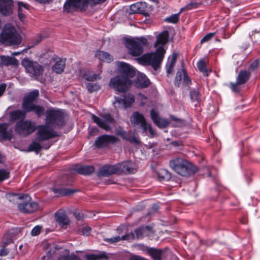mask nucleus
Here are the masks:
<instances>
[{
  "label": "nucleus",
  "instance_id": "obj_54",
  "mask_svg": "<svg viewBox=\"0 0 260 260\" xmlns=\"http://www.w3.org/2000/svg\"><path fill=\"white\" fill-rule=\"evenodd\" d=\"M240 85V84H238L237 81H236V82L234 83H231V88L235 92H239L240 90V88L239 86V85Z\"/></svg>",
  "mask_w": 260,
  "mask_h": 260
},
{
  "label": "nucleus",
  "instance_id": "obj_20",
  "mask_svg": "<svg viewBox=\"0 0 260 260\" xmlns=\"http://www.w3.org/2000/svg\"><path fill=\"white\" fill-rule=\"evenodd\" d=\"M116 173H118L117 164L115 165H105L100 169L99 175L108 176Z\"/></svg>",
  "mask_w": 260,
  "mask_h": 260
},
{
  "label": "nucleus",
  "instance_id": "obj_45",
  "mask_svg": "<svg viewBox=\"0 0 260 260\" xmlns=\"http://www.w3.org/2000/svg\"><path fill=\"white\" fill-rule=\"evenodd\" d=\"M157 126L160 128H165L168 126V121L164 118L159 117L154 123Z\"/></svg>",
  "mask_w": 260,
  "mask_h": 260
},
{
  "label": "nucleus",
  "instance_id": "obj_21",
  "mask_svg": "<svg viewBox=\"0 0 260 260\" xmlns=\"http://www.w3.org/2000/svg\"><path fill=\"white\" fill-rule=\"evenodd\" d=\"M0 136L3 139L5 140H11L13 136V131L9 129L8 123L0 124Z\"/></svg>",
  "mask_w": 260,
  "mask_h": 260
},
{
  "label": "nucleus",
  "instance_id": "obj_17",
  "mask_svg": "<svg viewBox=\"0 0 260 260\" xmlns=\"http://www.w3.org/2000/svg\"><path fill=\"white\" fill-rule=\"evenodd\" d=\"M209 63V60L207 57L200 58L197 63L198 70L205 77L208 76L211 72V70L208 69Z\"/></svg>",
  "mask_w": 260,
  "mask_h": 260
},
{
  "label": "nucleus",
  "instance_id": "obj_26",
  "mask_svg": "<svg viewBox=\"0 0 260 260\" xmlns=\"http://www.w3.org/2000/svg\"><path fill=\"white\" fill-rule=\"evenodd\" d=\"M74 170L78 173L85 175H89L95 170L92 166H76Z\"/></svg>",
  "mask_w": 260,
  "mask_h": 260
},
{
  "label": "nucleus",
  "instance_id": "obj_19",
  "mask_svg": "<svg viewBox=\"0 0 260 260\" xmlns=\"http://www.w3.org/2000/svg\"><path fill=\"white\" fill-rule=\"evenodd\" d=\"M12 0H0V13L4 16H9L13 12Z\"/></svg>",
  "mask_w": 260,
  "mask_h": 260
},
{
  "label": "nucleus",
  "instance_id": "obj_47",
  "mask_svg": "<svg viewBox=\"0 0 260 260\" xmlns=\"http://www.w3.org/2000/svg\"><path fill=\"white\" fill-rule=\"evenodd\" d=\"M58 260H81V259L75 254L68 255H60Z\"/></svg>",
  "mask_w": 260,
  "mask_h": 260
},
{
  "label": "nucleus",
  "instance_id": "obj_13",
  "mask_svg": "<svg viewBox=\"0 0 260 260\" xmlns=\"http://www.w3.org/2000/svg\"><path fill=\"white\" fill-rule=\"evenodd\" d=\"M22 108L26 113L34 112L38 117L42 116L45 112V108L43 106L36 105L34 102L24 100H23Z\"/></svg>",
  "mask_w": 260,
  "mask_h": 260
},
{
  "label": "nucleus",
  "instance_id": "obj_2",
  "mask_svg": "<svg viewBox=\"0 0 260 260\" xmlns=\"http://www.w3.org/2000/svg\"><path fill=\"white\" fill-rule=\"evenodd\" d=\"M148 45V40L145 37L127 39L125 42L129 54L133 56L142 55L144 47H147Z\"/></svg>",
  "mask_w": 260,
  "mask_h": 260
},
{
  "label": "nucleus",
  "instance_id": "obj_51",
  "mask_svg": "<svg viewBox=\"0 0 260 260\" xmlns=\"http://www.w3.org/2000/svg\"><path fill=\"white\" fill-rule=\"evenodd\" d=\"M195 7V3L193 1L190 2L185 6L180 9V12L187 11L193 9Z\"/></svg>",
  "mask_w": 260,
  "mask_h": 260
},
{
  "label": "nucleus",
  "instance_id": "obj_18",
  "mask_svg": "<svg viewBox=\"0 0 260 260\" xmlns=\"http://www.w3.org/2000/svg\"><path fill=\"white\" fill-rule=\"evenodd\" d=\"M115 101L113 105L115 108L125 109L131 107V105L135 102V98L132 95L128 99L125 98L122 99L119 97L115 98Z\"/></svg>",
  "mask_w": 260,
  "mask_h": 260
},
{
  "label": "nucleus",
  "instance_id": "obj_50",
  "mask_svg": "<svg viewBox=\"0 0 260 260\" xmlns=\"http://www.w3.org/2000/svg\"><path fill=\"white\" fill-rule=\"evenodd\" d=\"M146 229H149V228L148 226H147L146 227L138 228L135 231V233L136 235V237L137 238H140L142 237L143 234L144 232L145 231Z\"/></svg>",
  "mask_w": 260,
  "mask_h": 260
},
{
  "label": "nucleus",
  "instance_id": "obj_37",
  "mask_svg": "<svg viewBox=\"0 0 260 260\" xmlns=\"http://www.w3.org/2000/svg\"><path fill=\"white\" fill-rule=\"evenodd\" d=\"M186 73V71L183 68V66H182V70L178 71L177 72L176 76L175 78V85L176 86L179 87L180 86L181 81H182V79L184 78Z\"/></svg>",
  "mask_w": 260,
  "mask_h": 260
},
{
  "label": "nucleus",
  "instance_id": "obj_60",
  "mask_svg": "<svg viewBox=\"0 0 260 260\" xmlns=\"http://www.w3.org/2000/svg\"><path fill=\"white\" fill-rule=\"evenodd\" d=\"M73 214L75 218L78 220H81L83 218L82 213L78 211H74Z\"/></svg>",
  "mask_w": 260,
  "mask_h": 260
},
{
  "label": "nucleus",
  "instance_id": "obj_40",
  "mask_svg": "<svg viewBox=\"0 0 260 260\" xmlns=\"http://www.w3.org/2000/svg\"><path fill=\"white\" fill-rule=\"evenodd\" d=\"M18 5V16L20 20L22 21L25 17L23 12V8L27 9V6L22 2H19Z\"/></svg>",
  "mask_w": 260,
  "mask_h": 260
},
{
  "label": "nucleus",
  "instance_id": "obj_15",
  "mask_svg": "<svg viewBox=\"0 0 260 260\" xmlns=\"http://www.w3.org/2000/svg\"><path fill=\"white\" fill-rule=\"evenodd\" d=\"M117 167L119 174H129L136 172L135 164L131 161L117 164Z\"/></svg>",
  "mask_w": 260,
  "mask_h": 260
},
{
  "label": "nucleus",
  "instance_id": "obj_23",
  "mask_svg": "<svg viewBox=\"0 0 260 260\" xmlns=\"http://www.w3.org/2000/svg\"><path fill=\"white\" fill-rule=\"evenodd\" d=\"M132 124L134 126L141 125L146 122L144 116L138 112H135L131 117Z\"/></svg>",
  "mask_w": 260,
  "mask_h": 260
},
{
  "label": "nucleus",
  "instance_id": "obj_9",
  "mask_svg": "<svg viewBox=\"0 0 260 260\" xmlns=\"http://www.w3.org/2000/svg\"><path fill=\"white\" fill-rule=\"evenodd\" d=\"M92 119L100 128L110 131L111 129V126L115 123V120L109 113L101 114L100 116L92 115Z\"/></svg>",
  "mask_w": 260,
  "mask_h": 260
},
{
  "label": "nucleus",
  "instance_id": "obj_56",
  "mask_svg": "<svg viewBox=\"0 0 260 260\" xmlns=\"http://www.w3.org/2000/svg\"><path fill=\"white\" fill-rule=\"evenodd\" d=\"M42 229V226L40 225H37L35 227L33 228V229L31 231V234L32 236H37L41 232V230Z\"/></svg>",
  "mask_w": 260,
  "mask_h": 260
},
{
  "label": "nucleus",
  "instance_id": "obj_6",
  "mask_svg": "<svg viewBox=\"0 0 260 260\" xmlns=\"http://www.w3.org/2000/svg\"><path fill=\"white\" fill-rule=\"evenodd\" d=\"M65 115L61 110L49 109L46 111L45 124L52 127H60L65 125Z\"/></svg>",
  "mask_w": 260,
  "mask_h": 260
},
{
  "label": "nucleus",
  "instance_id": "obj_63",
  "mask_svg": "<svg viewBox=\"0 0 260 260\" xmlns=\"http://www.w3.org/2000/svg\"><path fill=\"white\" fill-rule=\"evenodd\" d=\"M183 83L186 85H189L191 84V81L187 75V73H186L185 75L184 76V77L183 78Z\"/></svg>",
  "mask_w": 260,
  "mask_h": 260
},
{
  "label": "nucleus",
  "instance_id": "obj_28",
  "mask_svg": "<svg viewBox=\"0 0 260 260\" xmlns=\"http://www.w3.org/2000/svg\"><path fill=\"white\" fill-rule=\"evenodd\" d=\"M251 73L249 71L241 70L239 72L237 77L238 84H243L245 83L249 79Z\"/></svg>",
  "mask_w": 260,
  "mask_h": 260
},
{
  "label": "nucleus",
  "instance_id": "obj_12",
  "mask_svg": "<svg viewBox=\"0 0 260 260\" xmlns=\"http://www.w3.org/2000/svg\"><path fill=\"white\" fill-rule=\"evenodd\" d=\"M35 123L29 120L18 122L15 126V131L19 135L26 137L36 129Z\"/></svg>",
  "mask_w": 260,
  "mask_h": 260
},
{
  "label": "nucleus",
  "instance_id": "obj_41",
  "mask_svg": "<svg viewBox=\"0 0 260 260\" xmlns=\"http://www.w3.org/2000/svg\"><path fill=\"white\" fill-rule=\"evenodd\" d=\"M84 76V78L89 81H94L101 78L100 74H94L92 72L86 73Z\"/></svg>",
  "mask_w": 260,
  "mask_h": 260
},
{
  "label": "nucleus",
  "instance_id": "obj_43",
  "mask_svg": "<svg viewBox=\"0 0 260 260\" xmlns=\"http://www.w3.org/2000/svg\"><path fill=\"white\" fill-rule=\"evenodd\" d=\"M170 118L173 122L172 125L174 127H180L184 124V120L182 119L177 118L173 115H171Z\"/></svg>",
  "mask_w": 260,
  "mask_h": 260
},
{
  "label": "nucleus",
  "instance_id": "obj_62",
  "mask_svg": "<svg viewBox=\"0 0 260 260\" xmlns=\"http://www.w3.org/2000/svg\"><path fill=\"white\" fill-rule=\"evenodd\" d=\"M149 125L150 124H148L147 122H145L144 124H142L140 125V126L142 128L143 133H146L148 129V125Z\"/></svg>",
  "mask_w": 260,
  "mask_h": 260
},
{
  "label": "nucleus",
  "instance_id": "obj_22",
  "mask_svg": "<svg viewBox=\"0 0 260 260\" xmlns=\"http://www.w3.org/2000/svg\"><path fill=\"white\" fill-rule=\"evenodd\" d=\"M146 4L145 3H136L130 6V10L131 13H139L146 15L147 12L146 10Z\"/></svg>",
  "mask_w": 260,
  "mask_h": 260
},
{
  "label": "nucleus",
  "instance_id": "obj_14",
  "mask_svg": "<svg viewBox=\"0 0 260 260\" xmlns=\"http://www.w3.org/2000/svg\"><path fill=\"white\" fill-rule=\"evenodd\" d=\"M118 139L114 136L104 135L99 137L95 141V145L98 148H105L109 144H115Z\"/></svg>",
  "mask_w": 260,
  "mask_h": 260
},
{
  "label": "nucleus",
  "instance_id": "obj_44",
  "mask_svg": "<svg viewBox=\"0 0 260 260\" xmlns=\"http://www.w3.org/2000/svg\"><path fill=\"white\" fill-rule=\"evenodd\" d=\"M128 237V236L127 235H125L122 236L121 237L119 236H117L113 238L106 239L105 240L109 243H114L118 242L120 241L121 240H127Z\"/></svg>",
  "mask_w": 260,
  "mask_h": 260
},
{
  "label": "nucleus",
  "instance_id": "obj_29",
  "mask_svg": "<svg viewBox=\"0 0 260 260\" xmlns=\"http://www.w3.org/2000/svg\"><path fill=\"white\" fill-rule=\"evenodd\" d=\"M168 40L169 32L167 30H165L157 36L156 41L155 43V46L157 47L160 44V46L164 47V45L168 42Z\"/></svg>",
  "mask_w": 260,
  "mask_h": 260
},
{
  "label": "nucleus",
  "instance_id": "obj_31",
  "mask_svg": "<svg viewBox=\"0 0 260 260\" xmlns=\"http://www.w3.org/2000/svg\"><path fill=\"white\" fill-rule=\"evenodd\" d=\"M26 112L23 110H17L12 111L10 113V118L12 120H16L18 119H23L26 117Z\"/></svg>",
  "mask_w": 260,
  "mask_h": 260
},
{
  "label": "nucleus",
  "instance_id": "obj_32",
  "mask_svg": "<svg viewBox=\"0 0 260 260\" xmlns=\"http://www.w3.org/2000/svg\"><path fill=\"white\" fill-rule=\"evenodd\" d=\"M1 63L2 65L6 66H16L18 64V61L14 57L9 56H2L1 57Z\"/></svg>",
  "mask_w": 260,
  "mask_h": 260
},
{
  "label": "nucleus",
  "instance_id": "obj_11",
  "mask_svg": "<svg viewBox=\"0 0 260 260\" xmlns=\"http://www.w3.org/2000/svg\"><path fill=\"white\" fill-rule=\"evenodd\" d=\"M49 125L46 124L38 126L37 132V140L39 142L47 141L58 136L57 133L49 128Z\"/></svg>",
  "mask_w": 260,
  "mask_h": 260
},
{
  "label": "nucleus",
  "instance_id": "obj_1",
  "mask_svg": "<svg viewBox=\"0 0 260 260\" xmlns=\"http://www.w3.org/2000/svg\"><path fill=\"white\" fill-rule=\"evenodd\" d=\"M165 52L164 47L158 46L155 52L145 54L136 60L142 65L151 66L156 71L159 68Z\"/></svg>",
  "mask_w": 260,
  "mask_h": 260
},
{
  "label": "nucleus",
  "instance_id": "obj_27",
  "mask_svg": "<svg viewBox=\"0 0 260 260\" xmlns=\"http://www.w3.org/2000/svg\"><path fill=\"white\" fill-rule=\"evenodd\" d=\"M150 84V81L145 76L141 75L137 77L135 81L136 87L140 88L147 87Z\"/></svg>",
  "mask_w": 260,
  "mask_h": 260
},
{
  "label": "nucleus",
  "instance_id": "obj_64",
  "mask_svg": "<svg viewBox=\"0 0 260 260\" xmlns=\"http://www.w3.org/2000/svg\"><path fill=\"white\" fill-rule=\"evenodd\" d=\"M126 139L129 141L130 142H132L136 144H138L140 143L139 140L135 136H133L131 138Z\"/></svg>",
  "mask_w": 260,
  "mask_h": 260
},
{
  "label": "nucleus",
  "instance_id": "obj_53",
  "mask_svg": "<svg viewBox=\"0 0 260 260\" xmlns=\"http://www.w3.org/2000/svg\"><path fill=\"white\" fill-rule=\"evenodd\" d=\"M9 177V172L5 170H0V181H2L4 180L7 179Z\"/></svg>",
  "mask_w": 260,
  "mask_h": 260
},
{
  "label": "nucleus",
  "instance_id": "obj_58",
  "mask_svg": "<svg viewBox=\"0 0 260 260\" xmlns=\"http://www.w3.org/2000/svg\"><path fill=\"white\" fill-rule=\"evenodd\" d=\"M175 66V63L172 62H168L167 64V72L168 74H171L173 72L174 67Z\"/></svg>",
  "mask_w": 260,
  "mask_h": 260
},
{
  "label": "nucleus",
  "instance_id": "obj_55",
  "mask_svg": "<svg viewBox=\"0 0 260 260\" xmlns=\"http://www.w3.org/2000/svg\"><path fill=\"white\" fill-rule=\"evenodd\" d=\"M151 118L154 123L158 119L159 116L157 112H156L154 109H152L150 111Z\"/></svg>",
  "mask_w": 260,
  "mask_h": 260
},
{
  "label": "nucleus",
  "instance_id": "obj_52",
  "mask_svg": "<svg viewBox=\"0 0 260 260\" xmlns=\"http://www.w3.org/2000/svg\"><path fill=\"white\" fill-rule=\"evenodd\" d=\"M215 33L211 32L205 36L201 40L200 43L202 44L210 40L214 36Z\"/></svg>",
  "mask_w": 260,
  "mask_h": 260
},
{
  "label": "nucleus",
  "instance_id": "obj_39",
  "mask_svg": "<svg viewBox=\"0 0 260 260\" xmlns=\"http://www.w3.org/2000/svg\"><path fill=\"white\" fill-rule=\"evenodd\" d=\"M52 190L54 193H58L62 196H67L74 192L73 190L68 188H53Z\"/></svg>",
  "mask_w": 260,
  "mask_h": 260
},
{
  "label": "nucleus",
  "instance_id": "obj_59",
  "mask_svg": "<svg viewBox=\"0 0 260 260\" xmlns=\"http://www.w3.org/2000/svg\"><path fill=\"white\" fill-rule=\"evenodd\" d=\"M258 63H259V61L258 60L256 59V60H254L249 66V69L251 70H254L258 67Z\"/></svg>",
  "mask_w": 260,
  "mask_h": 260
},
{
  "label": "nucleus",
  "instance_id": "obj_38",
  "mask_svg": "<svg viewBox=\"0 0 260 260\" xmlns=\"http://www.w3.org/2000/svg\"><path fill=\"white\" fill-rule=\"evenodd\" d=\"M87 260H98L103 258H107L105 252H103L99 254H87L85 255Z\"/></svg>",
  "mask_w": 260,
  "mask_h": 260
},
{
  "label": "nucleus",
  "instance_id": "obj_49",
  "mask_svg": "<svg viewBox=\"0 0 260 260\" xmlns=\"http://www.w3.org/2000/svg\"><path fill=\"white\" fill-rule=\"evenodd\" d=\"M179 19V14H173L166 18L165 21L170 23H176Z\"/></svg>",
  "mask_w": 260,
  "mask_h": 260
},
{
  "label": "nucleus",
  "instance_id": "obj_25",
  "mask_svg": "<svg viewBox=\"0 0 260 260\" xmlns=\"http://www.w3.org/2000/svg\"><path fill=\"white\" fill-rule=\"evenodd\" d=\"M55 219L57 222L62 228L69 224L70 220L66 214L63 212H57L55 214Z\"/></svg>",
  "mask_w": 260,
  "mask_h": 260
},
{
  "label": "nucleus",
  "instance_id": "obj_61",
  "mask_svg": "<svg viewBox=\"0 0 260 260\" xmlns=\"http://www.w3.org/2000/svg\"><path fill=\"white\" fill-rule=\"evenodd\" d=\"M115 133L117 135L122 137L123 139H126L125 137V132L121 130V129H116Z\"/></svg>",
  "mask_w": 260,
  "mask_h": 260
},
{
  "label": "nucleus",
  "instance_id": "obj_36",
  "mask_svg": "<svg viewBox=\"0 0 260 260\" xmlns=\"http://www.w3.org/2000/svg\"><path fill=\"white\" fill-rule=\"evenodd\" d=\"M39 94V91L37 89L29 92L28 94L25 95L23 100L34 102L37 100Z\"/></svg>",
  "mask_w": 260,
  "mask_h": 260
},
{
  "label": "nucleus",
  "instance_id": "obj_57",
  "mask_svg": "<svg viewBox=\"0 0 260 260\" xmlns=\"http://www.w3.org/2000/svg\"><path fill=\"white\" fill-rule=\"evenodd\" d=\"M91 229L90 227L86 225L81 228V232L83 235L88 236L89 235Z\"/></svg>",
  "mask_w": 260,
  "mask_h": 260
},
{
  "label": "nucleus",
  "instance_id": "obj_34",
  "mask_svg": "<svg viewBox=\"0 0 260 260\" xmlns=\"http://www.w3.org/2000/svg\"><path fill=\"white\" fill-rule=\"evenodd\" d=\"M95 56L101 60L110 62L113 60L112 57L107 52L98 51L95 53Z\"/></svg>",
  "mask_w": 260,
  "mask_h": 260
},
{
  "label": "nucleus",
  "instance_id": "obj_7",
  "mask_svg": "<svg viewBox=\"0 0 260 260\" xmlns=\"http://www.w3.org/2000/svg\"><path fill=\"white\" fill-rule=\"evenodd\" d=\"M131 85V80L122 75L115 76L110 80L109 83L110 87L121 93H124L128 91Z\"/></svg>",
  "mask_w": 260,
  "mask_h": 260
},
{
  "label": "nucleus",
  "instance_id": "obj_4",
  "mask_svg": "<svg viewBox=\"0 0 260 260\" xmlns=\"http://www.w3.org/2000/svg\"><path fill=\"white\" fill-rule=\"evenodd\" d=\"M170 167L181 176L188 177L193 174L192 165L182 158H176L170 161Z\"/></svg>",
  "mask_w": 260,
  "mask_h": 260
},
{
  "label": "nucleus",
  "instance_id": "obj_24",
  "mask_svg": "<svg viewBox=\"0 0 260 260\" xmlns=\"http://www.w3.org/2000/svg\"><path fill=\"white\" fill-rule=\"evenodd\" d=\"M52 59L53 61H56L55 64L52 67L53 71L57 74L62 73L65 68L66 59L60 58H57V59L52 58Z\"/></svg>",
  "mask_w": 260,
  "mask_h": 260
},
{
  "label": "nucleus",
  "instance_id": "obj_16",
  "mask_svg": "<svg viewBox=\"0 0 260 260\" xmlns=\"http://www.w3.org/2000/svg\"><path fill=\"white\" fill-rule=\"evenodd\" d=\"M117 66L119 68L121 75L124 76L128 79L132 78L135 75V70L129 64L124 62H119Z\"/></svg>",
  "mask_w": 260,
  "mask_h": 260
},
{
  "label": "nucleus",
  "instance_id": "obj_46",
  "mask_svg": "<svg viewBox=\"0 0 260 260\" xmlns=\"http://www.w3.org/2000/svg\"><path fill=\"white\" fill-rule=\"evenodd\" d=\"M86 87L90 92H92L98 90L100 86L97 83H88L86 84Z\"/></svg>",
  "mask_w": 260,
  "mask_h": 260
},
{
  "label": "nucleus",
  "instance_id": "obj_42",
  "mask_svg": "<svg viewBox=\"0 0 260 260\" xmlns=\"http://www.w3.org/2000/svg\"><path fill=\"white\" fill-rule=\"evenodd\" d=\"M160 181L169 180L171 178V174L166 170H162L158 174Z\"/></svg>",
  "mask_w": 260,
  "mask_h": 260
},
{
  "label": "nucleus",
  "instance_id": "obj_10",
  "mask_svg": "<svg viewBox=\"0 0 260 260\" xmlns=\"http://www.w3.org/2000/svg\"><path fill=\"white\" fill-rule=\"evenodd\" d=\"M21 64L25 68L26 72L32 77L40 76L44 71L43 67L38 62L28 58L23 59Z\"/></svg>",
  "mask_w": 260,
  "mask_h": 260
},
{
  "label": "nucleus",
  "instance_id": "obj_30",
  "mask_svg": "<svg viewBox=\"0 0 260 260\" xmlns=\"http://www.w3.org/2000/svg\"><path fill=\"white\" fill-rule=\"evenodd\" d=\"M40 142H39L38 140L37 141H33L29 146L28 150L29 151H35L37 153H38L42 148L47 149L50 146V144H49L45 145L44 146H41L40 144Z\"/></svg>",
  "mask_w": 260,
  "mask_h": 260
},
{
  "label": "nucleus",
  "instance_id": "obj_33",
  "mask_svg": "<svg viewBox=\"0 0 260 260\" xmlns=\"http://www.w3.org/2000/svg\"><path fill=\"white\" fill-rule=\"evenodd\" d=\"M197 173H198L199 175L211 177V171L209 167L205 166L204 165H203V166L199 167H196V174Z\"/></svg>",
  "mask_w": 260,
  "mask_h": 260
},
{
  "label": "nucleus",
  "instance_id": "obj_8",
  "mask_svg": "<svg viewBox=\"0 0 260 260\" xmlns=\"http://www.w3.org/2000/svg\"><path fill=\"white\" fill-rule=\"evenodd\" d=\"M18 196V199L21 201L18 204L19 210L24 213H30L36 211L39 209V205L35 202H31V198L28 194H14Z\"/></svg>",
  "mask_w": 260,
  "mask_h": 260
},
{
  "label": "nucleus",
  "instance_id": "obj_5",
  "mask_svg": "<svg viewBox=\"0 0 260 260\" xmlns=\"http://www.w3.org/2000/svg\"><path fill=\"white\" fill-rule=\"evenodd\" d=\"M106 0H67L63 6L65 11L69 13L72 8H76L81 12L85 11L88 7H92L104 3Z\"/></svg>",
  "mask_w": 260,
  "mask_h": 260
},
{
  "label": "nucleus",
  "instance_id": "obj_35",
  "mask_svg": "<svg viewBox=\"0 0 260 260\" xmlns=\"http://www.w3.org/2000/svg\"><path fill=\"white\" fill-rule=\"evenodd\" d=\"M148 252L154 260H161L162 253L161 250L151 248L148 250Z\"/></svg>",
  "mask_w": 260,
  "mask_h": 260
},
{
  "label": "nucleus",
  "instance_id": "obj_3",
  "mask_svg": "<svg viewBox=\"0 0 260 260\" xmlns=\"http://www.w3.org/2000/svg\"><path fill=\"white\" fill-rule=\"evenodd\" d=\"M0 42L7 45H17L20 43L21 38L15 27L7 24L0 35Z\"/></svg>",
  "mask_w": 260,
  "mask_h": 260
},
{
  "label": "nucleus",
  "instance_id": "obj_48",
  "mask_svg": "<svg viewBox=\"0 0 260 260\" xmlns=\"http://www.w3.org/2000/svg\"><path fill=\"white\" fill-rule=\"evenodd\" d=\"M42 40L43 38L41 36H38L36 37L31 42L29 43L27 49H28L34 47L35 46L39 44L42 41Z\"/></svg>",
  "mask_w": 260,
  "mask_h": 260
}]
</instances>
